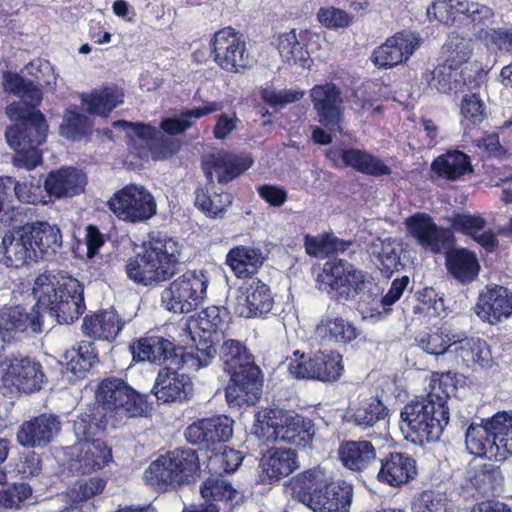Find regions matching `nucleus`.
Here are the masks:
<instances>
[{
  "mask_svg": "<svg viewBox=\"0 0 512 512\" xmlns=\"http://www.w3.org/2000/svg\"><path fill=\"white\" fill-rule=\"evenodd\" d=\"M180 349V353L177 352L175 345L168 339L161 336L146 337L137 342L133 346V356L139 361H150L158 364H162L164 361L169 359L172 355L179 358L178 363L183 369L181 354L185 350Z\"/></svg>",
  "mask_w": 512,
  "mask_h": 512,
  "instance_id": "nucleus-36",
  "label": "nucleus"
},
{
  "mask_svg": "<svg viewBox=\"0 0 512 512\" xmlns=\"http://www.w3.org/2000/svg\"><path fill=\"white\" fill-rule=\"evenodd\" d=\"M208 284L205 271L188 270L161 292V304L173 313H189L206 298Z\"/></svg>",
  "mask_w": 512,
  "mask_h": 512,
  "instance_id": "nucleus-12",
  "label": "nucleus"
},
{
  "mask_svg": "<svg viewBox=\"0 0 512 512\" xmlns=\"http://www.w3.org/2000/svg\"><path fill=\"white\" fill-rule=\"evenodd\" d=\"M12 182L13 184L8 185V189H14L15 195L19 201L27 204L46 203L39 183L34 184L32 181L28 180L17 182L14 178H12Z\"/></svg>",
  "mask_w": 512,
  "mask_h": 512,
  "instance_id": "nucleus-63",
  "label": "nucleus"
},
{
  "mask_svg": "<svg viewBox=\"0 0 512 512\" xmlns=\"http://www.w3.org/2000/svg\"><path fill=\"white\" fill-rule=\"evenodd\" d=\"M387 414L388 410L384 404L378 398L370 397L362 400L357 407L351 409L348 414V422L363 430L374 426H383L385 432Z\"/></svg>",
  "mask_w": 512,
  "mask_h": 512,
  "instance_id": "nucleus-38",
  "label": "nucleus"
},
{
  "mask_svg": "<svg viewBox=\"0 0 512 512\" xmlns=\"http://www.w3.org/2000/svg\"><path fill=\"white\" fill-rule=\"evenodd\" d=\"M71 471L78 474H90L103 469L112 461V450L100 439L79 440L70 448Z\"/></svg>",
  "mask_w": 512,
  "mask_h": 512,
  "instance_id": "nucleus-21",
  "label": "nucleus"
},
{
  "mask_svg": "<svg viewBox=\"0 0 512 512\" xmlns=\"http://www.w3.org/2000/svg\"><path fill=\"white\" fill-rule=\"evenodd\" d=\"M429 21L436 20L445 25H452L460 15L466 16L472 25L471 31L479 20L492 17V9L488 6L469 0H434L426 11Z\"/></svg>",
  "mask_w": 512,
  "mask_h": 512,
  "instance_id": "nucleus-18",
  "label": "nucleus"
},
{
  "mask_svg": "<svg viewBox=\"0 0 512 512\" xmlns=\"http://www.w3.org/2000/svg\"><path fill=\"white\" fill-rule=\"evenodd\" d=\"M66 372L76 378H83L92 367L96 354L90 342H81L77 348L67 350L63 356Z\"/></svg>",
  "mask_w": 512,
  "mask_h": 512,
  "instance_id": "nucleus-51",
  "label": "nucleus"
},
{
  "mask_svg": "<svg viewBox=\"0 0 512 512\" xmlns=\"http://www.w3.org/2000/svg\"><path fill=\"white\" fill-rule=\"evenodd\" d=\"M36 248L38 258L53 256L62 246V234L57 225L46 221H36L23 225Z\"/></svg>",
  "mask_w": 512,
  "mask_h": 512,
  "instance_id": "nucleus-34",
  "label": "nucleus"
},
{
  "mask_svg": "<svg viewBox=\"0 0 512 512\" xmlns=\"http://www.w3.org/2000/svg\"><path fill=\"white\" fill-rule=\"evenodd\" d=\"M448 388L442 376L433 375L426 387L427 395L404 406L400 429L406 439L423 445L440 438L449 422Z\"/></svg>",
  "mask_w": 512,
  "mask_h": 512,
  "instance_id": "nucleus-2",
  "label": "nucleus"
},
{
  "mask_svg": "<svg viewBox=\"0 0 512 512\" xmlns=\"http://www.w3.org/2000/svg\"><path fill=\"white\" fill-rule=\"evenodd\" d=\"M472 481L483 495L489 496L499 493L503 483V476L498 467L488 463L484 464L475 473Z\"/></svg>",
  "mask_w": 512,
  "mask_h": 512,
  "instance_id": "nucleus-57",
  "label": "nucleus"
},
{
  "mask_svg": "<svg viewBox=\"0 0 512 512\" xmlns=\"http://www.w3.org/2000/svg\"><path fill=\"white\" fill-rule=\"evenodd\" d=\"M412 512H446L443 497L432 491H424L412 502Z\"/></svg>",
  "mask_w": 512,
  "mask_h": 512,
  "instance_id": "nucleus-64",
  "label": "nucleus"
},
{
  "mask_svg": "<svg viewBox=\"0 0 512 512\" xmlns=\"http://www.w3.org/2000/svg\"><path fill=\"white\" fill-rule=\"evenodd\" d=\"M108 207L120 220L140 223L157 213V203L151 192L142 185L130 184L115 192Z\"/></svg>",
  "mask_w": 512,
  "mask_h": 512,
  "instance_id": "nucleus-13",
  "label": "nucleus"
},
{
  "mask_svg": "<svg viewBox=\"0 0 512 512\" xmlns=\"http://www.w3.org/2000/svg\"><path fill=\"white\" fill-rule=\"evenodd\" d=\"M86 185V174L74 167L51 171L44 182L48 195L57 199L77 196L84 191Z\"/></svg>",
  "mask_w": 512,
  "mask_h": 512,
  "instance_id": "nucleus-31",
  "label": "nucleus"
},
{
  "mask_svg": "<svg viewBox=\"0 0 512 512\" xmlns=\"http://www.w3.org/2000/svg\"><path fill=\"white\" fill-rule=\"evenodd\" d=\"M312 379L335 381L343 371L342 356L338 352H317L311 357Z\"/></svg>",
  "mask_w": 512,
  "mask_h": 512,
  "instance_id": "nucleus-52",
  "label": "nucleus"
},
{
  "mask_svg": "<svg viewBox=\"0 0 512 512\" xmlns=\"http://www.w3.org/2000/svg\"><path fill=\"white\" fill-rule=\"evenodd\" d=\"M220 355L224 371L230 376L225 390L229 405H254L261 394L262 380L260 370L249 359L245 346L238 340L228 339L223 342Z\"/></svg>",
  "mask_w": 512,
  "mask_h": 512,
  "instance_id": "nucleus-6",
  "label": "nucleus"
},
{
  "mask_svg": "<svg viewBox=\"0 0 512 512\" xmlns=\"http://www.w3.org/2000/svg\"><path fill=\"white\" fill-rule=\"evenodd\" d=\"M494 12L487 20H479L473 28V36L488 49H496L512 54V28H493Z\"/></svg>",
  "mask_w": 512,
  "mask_h": 512,
  "instance_id": "nucleus-40",
  "label": "nucleus"
},
{
  "mask_svg": "<svg viewBox=\"0 0 512 512\" xmlns=\"http://www.w3.org/2000/svg\"><path fill=\"white\" fill-rule=\"evenodd\" d=\"M264 257L259 249L238 246L229 251L226 262L237 277H247L257 272Z\"/></svg>",
  "mask_w": 512,
  "mask_h": 512,
  "instance_id": "nucleus-47",
  "label": "nucleus"
},
{
  "mask_svg": "<svg viewBox=\"0 0 512 512\" xmlns=\"http://www.w3.org/2000/svg\"><path fill=\"white\" fill-rule=\"evenodd\" d=\"M191 389L192 382L187 375L163 368L156 377L152 392L157 400L170 403L185 399Z\"/></svg>",
  "mask_w": 512,
  "mask_h": 512,
  "instance_id": "nucleus-33",
  "label": "nucleus"
},
{
  "mask_svg": "<svg viewBox=\"0 0 512 512\" xmlns=\"http://www.w3.org/2000/svg\"><path fill=\"white\" fill-rule=\"evenodd\" d=\"M293 497L312 512H349L353 500V485L345 480H333L321 467L298 474L292 483Z\"/></svg>",
  "mask_w": 512,
  "mask_h": 512,
  "instance_id": "nucleus-3",
  "label": "nucleus"
},
{
  "mask_svg": "<svg viewBox=\"0 0 512 512\" xmlns=\"http://www.w3.org/2000/svg\"><path fill=\"white\" fill-rule=\"evenodd\" d=\"M470 454L505 461L512 456V412H498L484 424L472 423L465 434Z\"/></svg>",
  "mask_w": 512,
  "mask_h": 512,
  "instance_id": "nucleus-8",
  "label": "nucleus"
},
{
  "mask_svg": "<svg viewBox=\"0 0 512 512\" xmlns=\"http://www.w3.org/2000/svg\"><path fill=\"white\" fill-rule=\"evenodd\" d=\"M197 468L198 457L193 450H174L153 461L144 478L157 489L166 490L180 486Z\"/></svg>",
  "mask_w": 512,
  "mask_h": 512,
  "instance_id": "nucleus-11",
  "label": "nucleus"
},
{
  "mask_svg": "<svg viewBox=\"0 0 512 512\" xmlns=\"http://www.w3.org/2000/svg\"><path fill=\"white\" fill-rule=\"evenodd\" d=\"M304 92L299 89H283L276 90L270 85H266L261 89L262 100L270 106H284L301 100Z\"/></svg>",
  "mask_w": 512,
  "mask_h": 512,
  "instance_id": "nucleus-61",
  "label": "nucleus"
},
{
  "mask_svg": "<svg viewBox=\"0 0 512 512\" xmlns=\"http://www.w3.org/2000/svg\"><path fill=\"white\" fill-rule=\"evenodd\" d=\"M226 312L219 307L211 306L203 310L198 318L190 323L180 326L185 339L180 343L188 344V340L197 343L196 346L187 347L181 354L183 367L189 371H197L206 367L216 355L214 346L215 334L225 325Z\"/></svg>",
  "mask_w": 512,
  "mask_h": 512,
  "instance_id": "nucleus-7",
  "label": "nucleus"
},
{
  "mask_svg": "<svg viewBox=\"0 0 512 512\" xmlns=\"http://www.w3.org/2000/svg\"><path fill=\"white\" fill-rule=\"evenodd\" d=\"M454 69H456L455 66L446 62L443 65H438L432 71H427L423 79L430 88L447 93L455 87L453 84Z\"/></svg>",
  "mask_w": 512,
  "mask_h": 512,
  "instance_id": "nucleus-59",
  "label": "nucleus"
},
{
  "mask_svg": "<svg viewBox=\"0 0 512 512\" xmlns=\"http://www.w3.org/2000/svg\"><path fill=\"white\" fill-rule=\"evenodd\" d=\"M36 311L54 317L59 324H69L84 311L82 288L77 279L57 277L48 272L39 274L32 288Z\"/></svg>",
  "mask_w": 512,
  "mask_h": 512,
  "instance_id": "nucleus-5",
  "label": "nucleus"
},
{
  "mask_svg": "<svg viewBox=\"0 0 512 512\" xmlns=\"http://www.w3.org/2000/svg\"><path fill=\"white\" fill-rule=\"evenodd\" d=\"M234 314L243 318L262 317L274 305L270 288L258 279H250L239 287L228 301Z\"/></svg>",
  "mask_w": 512,
  "mask_h": 512,
  "instance_id": "nucleus-17",
  "label": "nucleus"
},
{
  "mask_svg": "<svg viewBox=\"0 0 512 512\" xmlns=\"http://www.w3.org/2000/svg\"><path fill=\"white\" fill-rule=\"evenodd\" d=\"M455 333L447 326H443L436 330L420 331L415 336L416 345L427 354L436 357H442L445 361L449 362L451 353L448 350L451 348L453 341H458L455 338Z\"/></svg>",
  "mask_w": 512,
  "mask_h": 512,
  "instance_id": "nucleus-39",
  "label": "nucleus"
},
{
  "mask_svg": "<svg viewBox=\"0 0 512 512\" xmlns=\"http://www.w3.org/2000/svg\"><path fill=\"white\" fill-rule=\"evenodd\" d=\"M408 233L417 243L433 253H441L450 248L452 232L437 226L426 213H416L405 219Z\"/></svg>",
  "mask_w": 512,
  "mask_h": 512,
  "instance_id": "nucleus-20",
  "label": "nucleus"
},
{
  "mask_svg": "<svg viewBox=\"0 0 512 512\" xmlns=\"http://www.w3.org/2000/svg\"><path fill=\"white\" fill-rule=\"evenodd\" d=\"M473 310L481 321L496 325L512 315V292L499 285L486 286Z\"/></svg>",
  "mask_w": 512,
  "mask_h": 512,
  "instance_id": "nucleus-22",
  "label": "nucleus"
},
{
  "mask_svg": "<svg viewBox=\"0 0 512 512\" xmlns=\"http://www.w3.org/2000/svg\"><path fill=\"white\" fill-rule=\"evenodd\" d=\"M44 378L41 364L29 357H0V381L5 387L32 393L41 389Z\"/></svg>",
  "mask_w": 512,
  "mask_h": 512,
  "instance_id": "nucleus-14",
  "label": "nucleus"
},
{
  "mask_svg": "<svg viewBox=\"0 0 512 512\" xmlns=\"http://www.w3.org/2000/svg\"><path fill=\"white\" fill-rule=\"evenodd\" d=\"M249 157H238L228 152L219 151L204 162L207 179L213 183L215 175L219 183H227L238 177L252 166Z\"/></svg>",
  "mask_w": 512,
  "mask_h": 512,
  "instance_id": "nucleus-32",
  "label": "nucleus"
},
{
  "mask_svg": "<svg viewBox=\"0 0 512 512\" xmlns=\"http://www.w3.org/2000/svg\"><path fill=\"white\" fill-rule=\"evenodd\" d=\"M232 424L227 416L201 419L187 427L185 437L192 444L226 442L233 435Z\"/></svg>",
  "mask_w": 512,
  "mask_h": 512,
  "instance_id": "nucleus-30",
  "label": "nucleus"
},
{
  "mask_svg": "<svg viewBox=\"0 0 512 512\" xmlns=\"http://www.w3.org/2000/svg\"><path fill=\"white\" fill-rule=\"evenodd\" d=\"M221 109L222 105L219 102H207L201 107L183 112L178 117L163 120L161 128L168 134L176 135L188 129L192 125V119H199L208 114L220 111Z\"/></svg>",
  "mask_w": 512,
  "mask_h": 512,
  "instance_id": "nucleus-53",
  "label": "nucleus"
},
{
  "mask_svg": "<svg viewBox=\"0 0 512 512\" xmlns=\"http://www.w3.org/2000/svg\"><path fill=\"white\" fill-rule=\"evenodd\" d=\"M253 433L265 441H283L297 447H309L315 435L313 422L293 412L264 410L256 415Z\"/></svg>",
  "mask_w": 512,
  "mask_h": 512,
  "instance_id": "nucleus-9",
  "label": "nucleus"
},
{
  "mask_svg": "<svg viewBox=\"0 0 512 512\" xmlns=\"http://www.w3.org/2000/svg\"><path fill=\"white\" fill-rule=\"evenodd\" d=\"M367 251L379 261L386 273L398 270L401 265V245L396 239L376 238L368 245Z\"/></svg>",
  "mask_w": 512,
  "mask_h": 512,
  "instance_id": "nucleus-50",
  "label": "nucleus"
},
{
  "mask_svg": "<svg viewBox=\"0 0 512 512\" xmlns=\"http://www.w3.org/2000/svg\"><path fill=\"white\" fill-rule=\"evenodd\" d=\"M347 246L345 242L331 234L305 237L306 252L314 257H326L332 253L344 251Z\"/></svg>",
  "mask_w": 512,
  "mask_h": 512,
  "instance_id": "nucleus-56",
  "label": "nucleus"
},
{
  "mask_svg": "<svg viewBox=\"0 0 512 512\" xmlns=\"http://www.w3.org/2000/svg\"><path fill=\"white\" fill-rule=\"evenodd\" d=\"M458 341L451 342V353L449 362L452 366L464 365L467 367H486L492 361L491 352L487 342L479 337H464L462 333L456 332L455 338Z\"/></svg>",
  "mask_w": 512,
  "mask_h": 512,
  "instance_id": "nucleus-26",
  "label": "nucleus"
},
{
  "mask_svg": "<svg viewBox=\"0 0 512 512\" xmlns=\"http://www.w3.org/2000/svg\"><path fill=\"white\" fill-rule=\"evenodd\" d=\"M123 98L124 94L121 89L114 86L104 87L83 95L82 108L90 114L106 116L123 103Z\"/></svg>",
  "mask_w": 512,
  "mask_h": 512,
  "instance_id": "nucleus-45",
  "label": "nucleus"
},
{
  "mask_svg": "<svg viewBox=\"0 0 512 512\" xmlns=\"http://www.w3.org/2000/svg\"><path fill=\"white\" fill-rule=\"evenodd\" d=\"M211 46L214 61L226 71L239 72L251 65L243 35L230 26L214 34Z\"/></svg>",
  "mask_w": 512,
  "mask_h": 512,
  "instance_id": "nucleus-16",
  "label": "nucleus"
},
{
  "mask_svg": "<svg viewBox=\"0 0 512 512\" xmlns=\"http://www.w3.org/2000/svg\"><path fill=\"white\" fill-rule=\"evenodd\" d=\"M114 310H106L86 316L83 321V332L90 338L112 341L125 326Z\"/></svg>",
  "mask_w": 512,
  "mask_h": 512,
  "instance_id": "nucleus-37",
  "label": "nucleus"
},
{
  "mask_svg": "<svg viewBox=\"0 0 512 512\" xmlns=\"http://www.w3.org/2000/svg\"><path fill=\"white\" fill-rule=\"evenodd\" d=\"M310 98L319 122L330 129L340 130L344 112L340 89L333 83L315 85L310 90Z\"/></svg>",
  "mask_w": 512,
  "mask_h": 512,
  "instance_id": "nucleus-23",
  "label": "nucleus"
},
{
  "mask_svg": "<svg viewBox=\"0 0 512 512\" xmlns=\"http://www.w3.org/2000/svg\"><path fill=\"white\" fill-rule=\"evenodd\" d=\"M263 470L273 480H279L299 468L297 454L292 449L275 448L262 458Z\"/></svg>",
  "mask_w": 512,
  "mask_h": 512,
  "instance_id": "nucleus-44",
  "label": "nucleus"
},
{
  "mask_svg": "<svg viewBox=\"0 0 512 512\" xmlns=\"http://www.w3.org/2000/svg\"><path fill=\"white\" fill-rule=\"evenodd\" d=\"M88 117L75 111H67L61 124V134L67 138L80 139L89 129Z\"/></svg>",
  "mask_w": 512,
  "mask_h": 512,
  "instance_id": "nucleus-62",
  "label": "nucleus"
},
{
  "mask_svg": "<svg viewBox=\"0 0 512 512\" xmlns=\"http://www.w3.org/2000/svg\"><path fill=\"white\" fill-rule=\"evenodd\" d=\"M196 206L209 217H217L231 204L228 193L216 192L212 194L208 189H198L195 197Z\"/></svg>",
  "mask_w": 512,
  "mask_h": 512,
  "instance_id": "nucleus-55",
  "label": "nucleus"
},
{
  "mask_svg": "<svg viewBox=\"0 0 512 512\" xmlns=\"http://www.w3.org/2000/svg\"><path fill=\"white\" fill-rule=\"evenodd\" d=\"M446 62L455 68L469 61L473 54V41L459 32H451L442 48Z\"/></svg>",
  "mask_w": 512,
  "mask_h": 512,
  "instance_id": "nucleus-54",
  "label": "nucleus"
},
{
  "mask_svg": "<svg viewBox=\"0 0 512 512\" xmlns=\"http://www.w3.org/2000/svg\"><path fill=\"white\" fill-rule=\"evenodd\" d=\"M431 170L437 178L446 181H460L473 172L471 160L460 150H451L436 157Z\"/></svg>",
  "mask_w": 512,
  "mask_h": 512,
  "instance_id": "nucleus-35",
  "label": "nucleus"
},
{
  "mask_svg": "<svg viewBox=\"0 0 512 512\" xmlns=\"http://www.w3.org/2000/svg\"><path fill=\"white\" fill-rule=\"evenodd\" d=\"M201 495L207 505L186 508L183 512H231L238 503L240 493L222 478H208L201 486Z\"/></svg>",
  "mask_w": 512,
  "mask_h": 512,
  "instance_id": "nucleus-25",
  "label": "nucleus"
},
{
  "mask_svg": "<svg viewBox=\"0 0 512 512\" xmlns=\"http://www.w3.org/2000/svg\"><path fill=\"white\" fill-rule=\"evenodd\" d=\"M29 328L34 332L41 331V316L36 309L31 313L20 306L0 310V340L3 343L19 340Z\"/></svg>",
  "mask_w": 512,
  "mask_h": 512,
  "instance_id": "nucleus-27",
  "label": "nucleus"
},
{
  "mask_svg": "<svg viewBox=\"0 0 512 512\" xmlns=\"http://www.w3.org/2000/svg\"><path fill=\"white\" fill-rule=\"evenodd\" d=\"M344 160L345 167H351L363 174L379 177L391 173L388 165L365 150L348 148L346 149Z\"/></svg>",
  "mask_w": 512,
  "mask_h": 512,
  "instance_id": "nucleus-49",
  "label": "nucleus"
},
{
  "mask_svg": "<svg viewBox=\"0 0 512 512\" xmlns=\"http://www.w3.org/2000/svg\"><path fill=\"white\" fill-rule=\"evenodd\" d=\"M315 333L326 343H349L358 336V330L352 322L330 315L321 318Z\"/></svg>",
  "mask_w": 512,
  "mask_h": 512,
  "instance_id": "nucleus-42",
  "label": "nucleus"
},
{
  "mask_svg": "<svg viewBox=\"0 0 512 512\" xmlns=\"http://www.w3.org/2000/svg\"><path fill=\"white\" fill-rule=\"evenodd\" d=\"M446 265L451 275L461 283L472 282L480 270L476 255L466 249H454L447 252Z\"/></svg>",
  "mask_w": 512,
  "mask_h": 512,
  "instance_id": "nucleus-46",
  "label": "nucleus"
},
{
  "mask_svg": "<svg viewBox=\"0 0 512 512\" xmlns=\"http://www.w3.org/2000/svg\"><path fill=\"white\" fill-rule=\"evenodd\" d=\"M95 400L105 416L116 421L143 416L149 408L145 396L118 378L104 379L95 391Z\"/></svg>",
  "mask_w": 512,
  "mask_h": 512,
  "instance_id": "nucleus-10",
  "label": "nucleus"
},
{
  "mask_svg": "<svg viewBox=\"0 0 512 512\" xmlns=\"http://www.w3.org/2000/svg\"><path fill=\"white\" fill-rule=\"evenodd\" d=\"M25 71L34 76L37 85L16 73L4 74L5 89L20 98L6 107V115L18 123L7 128L5 136L9 146L16 151L14 164L32 170L42 162L38 147L46 140L48 131L43 114L35 109L42 100L38 86L55 85L56 76L51 64L41 59L31 61Z\"/></svg>",
  "mask_w": 512,
  "mask_h": 512,
  "instance_id": "nucleus-1",
  "label": "nucleus"
},
{
  "mask_svg": "<svg viewBox=\"0 0 512 512\" xmlns=\"http://www.w3.org/2000/svg\"><path fill=\"white\" fill-rule=\"evenodd\" d=\"M61 431V421L53 414H41L24 421L17 431V442L25 448H43Z\"/></svg>",
  "mask_w": 512,
  "mask_h": 512,
  "instance_id": "nucleus-24",
  "label": "nucleus"
},
{
  "mask_svg": "<svg viewBox=\"0 0 512 512\" xmlns=\"http://www.w3.org/2000/svg\"><path fill=\"white\" fill-rule=\"evenodd\" d=\"M366 275L342 259H333L324 264L318 275L319 289L335 299L347 300L354 295Z\"/></svg>",
  "mask_w": 512,
  "mask_h": 512,
  "instance_id": "nucleus-15",
  "label": "nucleus"
},
{
  "mask_svg": "<svg viewBox=\"0 0 512 512\" xmlns=\"http://www.w3.org/2000/svg\"><path fill=\"white\" fill-rule=\"evenodd\" d=\"M277 49L283 61L288 64L309 68L312 63L309 52L305 45L297 38L295 30L278 36Z\"/></svg>",
  "mask_w": 512,
  "mask_h": 512,
  "instance_id": "nucleus-48",
  "label": "nucleus"
},
{
  "mask_svg": "<svg viewBox=\"0 0 512 512\" xmlns=\"http://www.w3.org/2000/svg\"><path fill=\"white\" fill-rule=\"evenodd\" d=\"M417 475L416 461L408 454L392 452L380 459L377 480L391 487H401Z\"/></svg>",
  "mask_w": 512,
  "mask_h": 512,
  "instance_id": "nucleus-28",
  "label": "nucleus"
},
{
  "mask_svg": "<svg viewBox=\"0 0 512 512\" xmlns=\"http://www.w3.org/2000/svg\"><path fill=\"white\" fill-rule=\"evenodd\" d=\"M106 486V481L102 478H91L86 482H77L67 491V496L71 505L84 510L82 502L89 500L95 495L101 493Z\"/></svg>",
  "mask_w": 512,
  "mask_h": 512,
  "instance_id": "nucleus-58",
  "label": "nucleus"
},
{
  "mask_svg": "<svg viewBox=\"0 0 512 512\" xmlns=\"http://www.w3.org/2000/svg\"><path fill=\"white\" fill-rule=\"evenodd\" d=\"M32 497V488L26 483H14L0 488V506L19 508L21 503Z\"/></svg>",
  "mask_w": 512,
  "mask_h": 512,
  "instance_id": "nucleus-60",
  "label": "nucleus"
},
{
  "mask_svg": "<svg viewBox=\"0 0 512 512\" xmlns=\"http://www.w3.org/2000/svg\"><path fill=\"white\" fill-rule=\"evenodd\" d=\"M421 44L422 38L418 33L401 31L376 48L371 60L379 68H392L406 62Z\"/></svg>",
  "mask_w": 512,
  "mask_h": 512,
  "instance_id": "nucleus-19",
  "label": "nucleus"
},
{
  "mask_svg": "<svg viewBox=\"0 0 512 512\" xmlns=\"http://www.w3.org/2000/svg\"><path fill=\"white\" fill-rule=\"evenodd\" d=\"M179 243L166 235H156L144 242L141 251L126 263V274L136 284L157 286L171 279L179 264Z\"/></svg>",
  "mask_w": 512,
  "mask_h": 512,
  "instance_id": "nucleus-4",
  "label": "nucleus"
},
{
  "mask_svg": "<svg viewBox=\"0 0 512 512\" xmlns=\"http://www.w3.org/2000/svg\"><path fill=\"white\" fill-rule=\"evenodd\" d=\"M354 294L359 295L358 309L363 318L383 319L388 314L382 301V290L380 286L365 276L363 282L358 285Z\"/></svg>",
  "mask_w": 512,
  "mask_h": 512,
  "instance_id": "nucleus-41",
  "label": "nucleus"
},
{
  "mask_svg": "<svg viewBox=\"0 0 512 512\" xmlns=\"http://www.w3.org/2000/svg\"><path fill=\"white\" fill-rule=\"evenodd\" d=\"M0 260L7 267L18 268L29 261H37L36 248L31 244L24 227L6 234L0 245Z\"/></svg>",
  "mask_w": 512,
  "mask_h": 512,
  "instance_id": "nucleus-29",
  "label": "nucleus"
},
{
  "mask_svg": "<svg viewBox=\"0 0 512 512\" xmlns=\"http://www.w3.org/2000/svg\"><path fill=\"white\" fill-rule=\"evenodd\" d=\"M343 466L352 471L366 469L376 458L373 445L368 441H347L338 449Z\"/></svg>",
  "mask_w": 512,
  "mask_h": 512,
  "instance_id": "nucleus-43",
  "label": "nucleus"
}]
</instances>
